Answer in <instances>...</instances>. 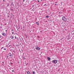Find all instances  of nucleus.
Here are the masks:
<instances>
[{"mask_svg": "<svg viewBox=\"0 0 74 74\" xmlns=\"http://www.w3.org/2000/svg\"><path fill=\"white\" fill-rule=\"evenodd\" d=\"M36 23V24H37L38 25H39V23H38L37 22Z\"/></svg>", "mask_w": 74, "mask_h": 74, "instance_id": "9", "label": "nucleus"}, {"mask_svg": "<svg viewBox=\"0 0 74 74\" xmlns=\"http://www.w3.org/2000/svg\"><path fill=\"white\" fill-rule=\"evenodd\" d=\"M7 58H8V56H7Z\"/></svg>", "mask_w": 74, "mask_h": 74, "instance_id": "30", "label": "nucleus"}, {"mask_svg": "<svg viewBox=\"0 0 74 74\" xmlns=\"http://www.w3.org/2000/svg\"><path fill=\"white\" fill-rule=\"evenodd\" d=\"M62 19L64 21H67V18H65V17L63 16L62 17Z\"/></svg>", "mask_w": 74, "mask_h": 74, "instance_id": "1", "label": "nucleus"}, {"mask_svg": "<svg viewBox=\"0 0 74 74\" xmlns=\"http://www.w3.org/2000/svg\"><path fill=\"white\" fill-rule=\"evenodd\" d=\"M12 31H14V29H12Z\"/></svg>", "mask_w": 74, "mask_h": 74, "instance_id": "20", "label": "nucleus"}, {"mask_svg": "<svg viewBox=\"0 0 74 74\" xmlns=\"http://www.w3.org/2000/svg\"><path fill=\"white\" fill-rule=\"evenodd\" d=\"M12 34H14V32H12Z\"/></svg>", "mask_w": 74, "mask_h": 74, "instance_id": "16", "label": "nucleus"}, {"mask_svg": "<svg viewBox=\"0 0 74 74\" xmlns=\"http://www.w3.org/2000/svg\"><path fill=\"white\" fill-rule=\"evenodd\" d=\"M46 5V4H45V5Z\"/></svg>", "mask_w": 74, "mask_h": 74, "instance_id": "22", "label": "nucleus"}, {"mask_svg": "<svg viewBox=\"0 0 74 74\" xmlns=\"http://www.w3.org/2000/svg\"><path fill=\"white\" fill-rule=\"evenodd\" d=\"M2 35L3 36H4V37H5V36H6V34L4 33H3Z\"/></svg>", "mask_w": 74, "mask_h": 74, "instance_id": "5", "label": "nucleus"}, {"mask_svg": "<svg viewBox=\"0 0 74 74\" xmlns=\"http://www.w3.org/2000/svg\"><path fill=\"white\" fill-rule=\"evenodd\" d=\"M47 59L48 60H49H49H51V58H50L49 57H47Z\"/></svg>", "mask_w": 74, "mask_h": 74, "instance_id": "6", "label": "nucleus"}, {"mask_svg": "<svg viewBox=\"0 0 74 74\" xmlns=\"http://www.w3.org/2000/svg\"><path fill=\"white\" fill-rule=\"evenodd\" d=\"M56 5L57 4H55Z\"/></svg>", "mask_w": 74, "mask_h": 74, "instance_id": "21", "label": "nucleus"}, {"mask_svg": "<svg viewBox=\"0 0 74 74\" xmlns=\"http://www.w3.org/2000/svg\"><path fill=\"white\" fill-rule=\"evenodd\" d=\"M36 49L37 50H38V51H40V50L41 49L39 48V47H36Z\"/></svg>", "mask_w": 74, "mask_h": 74, "instance_id": "3", "label": "nucleus"}, {"mask_svg": "<svg viewBox=\"0 0 74 74\" xmlns=\"http://www.w3.org/2000/svg\"><path fill=\"white\" fill-rule=\"evenodd\" d=\"M23 1L24 2H25V0H23Z\"/></svg>", "mask_w": 74, "mask_h": 74, "instance_id": "19", "label": "nucleus"}, {"mask_svg": "<svg viewBox=\"0 0 74 74\" xmlns=\"http://www.w3.org/2000/svg\"><path fill=\"white\" fill-rule=\"evenodd\" d=\"M3 63H4V62H3Z\"/></svg>", "mask_w": 74, "mask_h": 74, "instance_id": "28", "label": "nucleus"}, {"mask_svg": "<svg viewBox=\"0 0 74 74\" xmlns=\"http://www.w3.org/2000/svg\"><path fill=\"white\" fill-rule=\"evenodd\" d=\"M38 2H40V1H39V0H38Z\"/></svg>", "mask_w": 74, "mask_h": 74, "instance_id": "17", "label": "nucleus"}, {"mask_svg": "<svg viewBox=\"0 0 74 74\" xmlns=\"http://www.w3.org/2000/svg\"><path fill=\"white\" fill-rule=\"evenodd\" d=\"M14 37H15V36H14Z\"/></svg>", "mask_w": 74, "mask_h": 74, "instance_id": "29", "label": "nucleus"}, {"mask_svg": "<svg viewBox=\"0 0 74 74\" xmlns=\"http://www.w3.org/2000/svg\"><path fill=\"white\" fill-rule=\"evenodd\" d=\"M7 6H8V5Z\"/></svg>", "mask_w": 74, "mask_h": 74, "instance_id": "24", "label": "nucleus"}, {"mask_svg": "<svg viewBox=\"0 0 74 74\" xmlns=\"http://www.w3.org/2000/svg\"><path fill=\"white\" fill-rule=\"evenodd\" d=\"M12 72H14V70H13L12 71Z\"/></svg>", "mask_w": 74, "mask_h": 74, "instance_id": "15", "label": "nucleus"}, {"mask_svg": "<svg viewBox=\"0 0 74 74\" xmlns=\"http://www.w3.org/2000/svg\"><path fill=\"white\" fill-rule=\"evenodd\" d=\"M10 38H11V39H13V38H14V36H11L10 37Z\"/></svg>", "mask_w": 74, "mask_h": 74, "instance_id": "7", "label": "nucleus"}, {"mask_svg": "<svg viewBox=\"0 0 74 74\" xmlns=\"http://www.w3.org/2000/svg\"><path fill=\"white\" fill-rule=\"evenodd\" d=\"M16 38H16V36H15V39H16Z\"/></svg>", "mask_w": 74, "mask_h": 74, "instance_id": "12", "label": "nucleus"}, {"mask_svg": "<svg viewBox=\"0 0 74 74\" xmlns=\"http://www.w3.org/2000/svg\"><path fill=\"white\" fill-rule=\"evenodd\" d=\"M3 48H4V47H2L1 48V49H3Z\"/></svg>", "mask_w": 74, "mask_h": 74, "instance_id": "14", "label": "nucleus"}, {"mask_svg": "<svg viewBox=\"0 0 74 74\" xmlns=\"http://www.w3.org/2000/svg\"><path fill=\"white\" fill-rule=\"evenodd\" d=\"M18 29H19V28H18Z\"/></svg>", "mask_w": 74, "mask_h": 74, "instance_id": "27", "label": "nucleus"}, {"mask_svg": "<svg viewBox=\"0 0 74 74\" xmlns=\"http://www.w3.org/2000/svg\"><path fill=\"white\" fill-rule=\"evenodd\" d=\"M3 49L4 50H5V51L6 50V48H4V49Z\"/></svg>", "mask_w": 74, "mask_h": 74, "instance_id": "13", "label": "nucleus"}, {"mask_svg": "<svg viewBox=\"0 0 74 74\" xmlns=\"http://www.w3.org/2000/svg\"><path fill=\"white\" fill-rule=\"evenodd\" d=\"M6 31L7 32V30H6Z\"/></svg>", "mask_w": 74, "mask_h": 74, "instance_id": "25", "label": "nucleus"}, {"mask_svg": "<svg viewBox=\"0 0 74 74\" xmlns=\"http://www.w3.org/2000/svg\"><path fill=\"white\" fill-rule=\"evenodd\" d=\"M27 74H30V72H28L27 73Z\"/></svg>", "mask_w": 74, "mask_h": 74, "instance_id": "8", "label": "nucleus"}, {"mask_svg": "<svg viewBox=\"0 0 74 74\" xmlns=\"http://www.w3.org/2000/svg\"><path fill=\"white\" fill-rule=\"evenodd\" d=\"M9 56L10 58H12V54L11 55V53H9Z\"/></svg>", "mask_w": 74, "mask_h": 74, "instance_id": "4", "label": "nucleus"}, {"mask_svg": "<svg viewBox=\"0 0 74 74\" xmlns=\"http://www.w3.org/2000/svg\"><path fill=\"white\" fill-rule=\"evenodd\" d=\"M57 62L58 61L56 60H53L52 61V63H54L55 64L57 63Z\"/></svg>", "mask_w": 74, "mask_h": 74, "instance_id": "2", "label": "nucleus"}, {"mask_svg": "<svg viewBox=\"0 0 74 74\" xmlns=\"http://www.w3.org/2000/svg\"><path fill=\"white\" fill-rule=\"evenodd\" d=\"M49 16H46V18H49Z\"/></svg>", "mask_w": 74, "mask_h": 74, "instance_id": "10", "label": "nucleus"}, {"mask_svg": "<svg viewBox=\"0 0 74 74\" xmlns=\"http://www.w3.org/2000/svg\"><path fill=\"white\" fill-rule=\"evenodd\" d=\"M21 0H19V1H20Z\"/></svg>", "mask_w": 74, "mask_h": 74, "instance_id": "26", "label": "nucleus"}, {"mask_svg": "<svg viewBox=\"0 0 74 74\" xmlns=\"http://www.w3.org/2000/svg\"><path fill=\"white\" fill-rule=\"evenodd\" d=\"M0 38H1V36H0Z\"/></svg>", "mask_w": 74, "mask_h": 74, "instance_id": "23", "label": "nucleus"}, {"mask_svg": "<svg viewBox=\"0 0 74 74\" xmlns=\"http://www.w3.org/2000/svg\"><path fill=\"white\" fill-rule=\"evenodd\" d=\"M3 1H4V2L5 1V0H3Z\"/></svg>", "mask_w": 74, "mask_h": 74, "instance_id": "18", "label": "nucleus"}, {"mask_svg": "<svg viewBox=\"0 0 74 74\" xmlns=\"http://www.w3.org/2000/svg\"><path fill=\"white\" fill-rule=\"evenodd\" d=\"M32 73H33V74H35V72H34V71H33L32 72Z\"/></svg>", "mask_w": 74, "mask_h": 74, "instance_id": "11", "label": "nucleus"}]
</instances>
